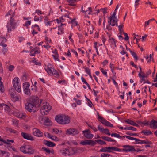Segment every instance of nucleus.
<instances>
[{
    "label": "nucleus",
    "instance_id": "obj_1",
    "mask_svg": "<svg viewBox=\"0 0 157 157\" xmlns=\"http://www.w3.org/2000/svg\"><path fill=\"white\" fill-rule=\"evenodd\" d=\"M15 13L14 10H9L5 15L6 16H8L9 15L11 16L10 19L7 23L6 25L8 33H10L12 30H14L16 27V23L15 22L14 18H13Z\"/></svg>",
    "mask_w": 157,
    "mask_h": 157
},
{
    "label": "nucleus",
    "instance_id": "obj_2",
    "mask_svg": "<svg viewBox=\"0 0 157 157\" xmlns=\"http://www.w3.org/2000/svg\"><path fill=\"white\" fill-rule=\"evenodd\" d=\"M55 120L59 123L62 124H68L70 122L68 116L58 115L56 116Z\"/></svg>",
    "mask_w": 157,
    "mask_h": 157
},
{
    "label": "nucleus",
    "instance_id": "obj_3",
    "mask_svg": "<svg viewBox=\"0 0 157 157\" xmlns=\"http://www.w3.org/2000/svg\"><path fill=\"white\" fill-rule=\"evenodd\" d=\"M20 150L24 154L33 155L34 154V150L29 145L24 144L20 147Z\"/></svg>",
    "mask_w": 157,
    "mask_h": 157
},
{
    "label": "nucleus",
    "instance_id": "obj_4",
    "mask_svg": "<svg viewBox=\"0 0 157 157\" xmlns=\"http://www.w3.org/2000/svg\"><path fill=\"white\" fill-rule=\"evenodd\" d=\"M42 106L40 110V113L42 115H47L49 111L52 109V106H50L48 103L45 102L42 104H41L40 106Z\"/></svg>",
    "mask_w": 157,
    "mask_h": 157
},
{
    "label": "nucleus",
    "instance_id": "obj_5",
    "mask_svg": "<svg viewBox=\"0 0 157 157\" xmlns=\"http://www.w3.org/2000/svg\"><path fill=\"white\" fill-rule=\"evenodd\" d=\"M28 101L30 102L35 107H38L41 106L42 101L41 100L40 102L39 99L36 96H33L28 99Z\"/></svg>",
    "mask_w": 157,
    "mask_h": 157
},
{
    "label": "nucleus",
    "instance_id": "obj_6",
    "mask_svg": "<svg viewBox=\"0 0 157 157\" xmlns=\"http://www.w3.org/2000/svg\"><path fill=\"white\" fill-rule=\"evenodd\" d=\"M46 71L48 74L50 75H54L56 78L59 77V75L57 71L52 68V66L51 64H49L48 65L47 68H45Z\"/></svg>",
    "mask_w": 157,
    "mask_h": 157
},
{
    "label": "nucleus",
    "instance_id": "obj_7",
    "mask_svg": "<svg viewBox=\"0 0 157 157\" xmlns=\"http://www.w3.org/2000/svg\"><path fill=\"white\" fill-rule=\"evenodd\" d=\"M19 79L17 77H15L13 80V84L15 90L19 93L21 92L20 84L19 83Z\"/></svg>",
    "mask_w": 157,
    "mask_h": 157
},
{
    "label": "nucleus",
    "instance_id": "obj_8",
    "mask_svg": "<svg viewBox=\"0 0 157 157\" xmlns=\"http://www.w3.org/2000/svg\"><path fill=\"white\" fill-rule=\"evenodd\" d=\"M123 148L121 149V152L127 153L129 152H134L136 150L134 146L129 145H123L122 146Z\"/></svg>",
    "mask_w": 157,
    "mask_h": 157
},
{
    "label": "nucleus",
    "instance_id": "obj_9",
    "mask_svg": "<svg viewBox=\"0 0 157 157\" xmlns=\"http://www.w3.org/2000/svg\"><path fill=\"white\" fill-rule=\"evenodd\" d=\"M98 121L101 122L102 124L105 125L109 127H113V125L111 124L110 122L107 121L103 117L100 116L99 115V113H98Z\"/></svg>",
    "mask_w": 157,
    "mask_h": 157
},
{
    "label": "nucleus",
    "instance_id": "obj_10",
    "mask_svg": "<svg viewBox=\"0 0 157 157\" xmlns=\"http://www.w3.org/2000/svg\"><path fill=\"white\" fill-rule=\"evenodd\" d=\"M23 85L25 93L27 95H30L31 92L29 89L30 84L28 82H25L23 83Z\"/></svg>",
    "mask_w": 157,
    "mask_h": 157
},
{
    "label": "nucleus",
    "instance_id": "obj_11",
    "mask_svg": "<svg viewBox=\"0 0 157 157\" xmlns=\"http://www.w3.org/2000/svg\"><path fill=\"white\" fill-rule=\"evenodd\" d=\"M9 94L13 101L15 102L19 100L18 96L16 94V92L13 89L9 90Z\"/></svg>",
    "mask_w": 157,
    "mask_h": 157
},
{
    "label": "nucleus",
    "instance_id": "obj_12",
    "mask_svg": "<svg viewBox=\"0 0 157 157\" xmlns=\"http://www.w3.org/2000/svg\"><path fill=\"white\" fill-rule=\"evenodd\" d=\"M66 133L68 135H71L72 136H75L78 134L79 133V132L75 129L70 128L67 130Z\"/></svg>",
    "mask_w": 157,
    "mask_h": 157
},
{
    "label": "nucleus",
    "instance_id": "obj_13",
    "mask_svg": "<svg viewBox=\"0 0 157 157\" xmlns=\"http://www.w3.org/2000/svg\"><path fill=\"white\" fill-rule=\"evenodd\" d=\"M80 144L83 145H89L93 146L96 144V143L94 141L91 140H86L81 141Z\"/></svg>",
    "mask_w": 157,
    "mask_h": 157
},
{
    "label": "nucleus",
    "instance_id": "obj_14",
    "mask_svg": "<svg viewBox=\"0 0 157 157\" xmlns=\"http://www.w3.org/2000/svg\"><path fill=\"white\" fill-rule=\"evenodd\" d=\"M82 132L84 136L87 139H90L93 137L94 135L91 134V132L88 129H86L83 131Z\"/></svg>",
    "mask_w": 157,
    "mask_h": 157
},
{
    "label": "nucleus",
    "instance_id": "obj_15",
    "mask_svg": "<svg viewBox=\"0 0 157 157\" xmlns=\"http://www.w3.org/2000/svg\"><path fill=\"white\" fill-rule=\"evenodd\" d=\"M21 136L25 139L33 141L34 140L33 137L30 134L25 132L21 133Z\"/></svg>",
    "mask_w": 157,
    "mask_h": 157
},
{
    "label": "nucleus",
    "instance_id": "obj_16",
    "mask_svg": "<svg viewBox=\"0 0 157 157\" xmlns=\"http://www.w3.org/2000/svg\"><path fill=\"white\" fill-rule=\"evenodd\" d=\"M25 109L29 112H32L33 108L34 107L28 101L26 103H25Z\"/></svg>",
    "mask_w": 157,
    "mask_h": 157
},
{
    "label": "nucleus",
    "instance_id": "obj_17",
    "mask_svg": "<svg viewBox=\"0 0 157 157\" xmlns=\"http://www.w3.org/2000/svg\"><path fill=\"white\" fill-rule=\"evenodd\" d=\"M68 155H74L76 151V149L75 148L68 147L67 148Z\"/></svg>",
    "mask_w": 157,
    "mask_h": 157
},
{
    "label": "nucleus",
    "instance_id": "obj_18",
    "mask_svg": "<svg viewBox=\"0 0 157 157\" xmlns=\"http://www.w3.org/2000/svg\"><path fill=\"white\" fill-rule=\"evenodd\" d=\"M33 133L34 135L38 137H41L43 135V133L38 129H35Z\"/></svg>",
    "mask_w": 157,
    "mask_h": 157
},
{
    "label": "nucleus",
    "instance_id": "obj_19",
    "mask_svg": "<svg viewBox=\"0 0 157 157\" xmlns=\"http://www.w3.org/2000/svg\"><path fill=\"white\" fill-rule=\"evenodd\" d=\"M127 139L131 140H134L136 142H137L136 143V144H143V140H140L137 138H135L132 137H127Z\"/></svg>",
    "mask_w": 157,
    "mask_h": 157
},
{
    "label": "nucleus",
    "instance_id": "obj_20",
    "mask_svg": "<svg viewBox=\"0 0 157 157\" xmlns=\"http://www.w3.org/2000/svg\"><path fill=\"white\" fill-rule=\"evenodd\" d=\"M150 125L151 128L153 129L157 128V121L152 119L150 122Z\"/></svg>",
    "mask_w": 157,
    "mask_h": 157
},
{
    "label": "nucleus",
    "instance_id": "obj_21",
    "mask_svg": "<svg viewBox=\"0 0 157 157\" xmlns=\"http://www.w3.org/2000/svg\"><path fill=\"white\" fill-rule=\"evenodd\" d=\"M44 144L47 146L51 147H54L56 145L55 143L48 140H45Z\"/></svg>",
    "mask_w": 157,
    "mask_h": 157
},
{
    "label": "nucleus",
    "instance_id": "obj_22",
    "mask_svg": "<svg viewBox=\"0 0 157 157\" xmlns=\"http://www.w3.org/2000/svg\"><path fill=\"white\" fill-rule=\"evenodd\" d=\"M99 151L101 152H107V153H110L112 152L114 153V152L110 151L109 150V147H105L102 148L101 149H100Z\"/></svg>",
    "mask_w": 157,
    "mask_h": 157
},
{
    "label": "nucleus",
    "instance_id": "obj_23",
    "mask_svg": "<svg viewBox=\"0 0 157 157\" xmlns=\"http://www.w3.org/2000/svg\"><path fill=\"white\" fill-rule=\"evenodd\" d=\"M117 19H115V18H113V19L111 20V21L110 23H108L110 24V25H111L112 26L116 25V26H118L117 23Z\"/></svg>",
    "mask_w": 157,
    "mask_h": 157
},
{
    "label": "nucleus",
    "instance_id": "obj_24",
    "mask_svg": "<svg viewBox=\"0 0 157 157\" xmlns=\"http://www.w3.org/2000/svg\"><path fill=\"white\" fill-rule=\"evenodd\" d=\"M52 124L51 121L47 117H45L44 119V124L47 126H50Z\"/></svg>",
    "mask_w": 157,
    "mask_h": 157
},
{
    "label": "nucleus",
    "instance_id": "obj_25",
    "mask_svg": "<svg viewBox=\"0 0 157 157\" xmlns=\"http://www.w3.org/2000/svg\"><path fill=\"white\" fill-rule=\"evenodd\" d=\"M101 138L103 140L108 142H116V141L115 140L113 139L108 137L103 136L101 137Z\"/></svg>",
    "mask_w": 157,
    "mask_h": 157
},
{
    "label": "nucleus",
    "instance_id": "obj_26",
    "mask_svg": "<svg viewBox=\"0 0 157 157\" xmlns=\"http://www.w3.org/2000/svg\"><path fill=\"white\" fill-rule=\"evenodd\" d=\"M60 152L63 155L67 156L68 155L67 148H63L60 150Z\"/></svg>",
    "mask_w": 157,
    "mask_h": 157
},
{
    "label": "nucleus",
    "instance_id": "obj_27",
    "mask_svg": "<svg viewBox=\"0 0 157 157\" xmlns=\"http://www.w3.org/2000/svg\"><path fill=\"white\" fill-rule=\"evenodd\" d=\"M141 74H144L143 72L140 71L138 74V76L140 78H141V80H140V82L141 83H142L143 81H144V82L145 81V79H144V78L146 77V76H145L143 75H142Z\"/></svg>",
    "mask_w": 157,
    "mask_h": 157
},
{
    "label": "nucleus",
    "instance_id": "obj_28",
    "mask_svg": "<svg viewBox=\"0 0 157 157\" xmlns=\"http://www.w3.org/2000/svg\"><path fill=\"white\" fill-rule=\"evenodd\" d=\"M42 149L48 154H50L51 153L52 154L54 153V151L53 150L50 151L48 148H46L44 147H43Z\"/></svg>",
    "mask_w": 157,
    "mask_h": 157
},
{
    "label": "nucleus",
    "instance_id": "obj_29",
    "mask_svg": "<svg viewBox=\"0 0 157 157\" xmlns=\"http://www.w3.org/2000/svg\"><path fill=\"white\" fill-rule=\"evenodd\" d=\"M109 150L110 151H116L121 152V149L115 147H109Z\"/></svg>",
    "mask_w": 157,
    "mask_h": 157
},
{
    "label": "nucleus",
    "instance_id": "obj_30",
    "mask_svg": "<svg viewBox=\"0 0 157 157\" xmlns=\"http://www.w3.org/2000/svg\"><path fill=\"white\" fill-rule=\"evenodd\" d=\"M126 127L124 128V130H132L133 131H135L137 130L136 128L132 126H128L127 125H125Z\"/></svg>",
    "mask_w": 157,
    "mask_h": 157
},
{
    "label": "nucleus",
    "instance_id": "obj_31",
    "mask_svg": "<svg viewBox=\"0 0 157 157\" xmlns=\"http://www.w3.org/2000/svg\"><path fill=\"white\" fill-rule=\"evenodd\" d=\"M67 2H68L69 4V5L71 6H75L76 4L75 3L76 2V0H67Z\"/></svg>",
    "mask_w": 157,
    "mask_h": 157
},
{
    "label": "nucleus",
    "instance_id": "obj_32",
    "mask_svg": "<svg viewBox=\"0 0 157 157\" xmlns=\"http://www.w3.org/2000/svg\"><path fill=\"white\" fill-rule=\"evenodd\" d=\"M141 133H143L145 135H148L152 134V133L150 130H143L141 132Z\"/></svg>",
    "mask_w": 157,
    "mask_h": 157
},
{
    "label": "nucleus",
    "instance_id": "obj_33",
    "mask_svg": "<svg viewBox=\"0 0 157 157\" xmlns=\"http://www.w3.org/2000/svg\"><path fill=\"white\" fill-rule=\"evenodd\" d=\"M116 13V10H114V12H113V14L111 15V16L109 17V18L110 19V20L108 21V23H110L111 21V20L113 19V18H115L116 19V17H115Z\"/></svg>",
    "mask_w": 157,
    "mask_h": 157
},
{
    "label": "nucleus",
    "instance_id": "obj_34",
    "mask_svg": "<svg viewBox=\"0 0 157 157\" xmlns=\"http://www.w3.org/2000/svg\"><path fill=\"white\" fill-rule=\"evenodd\" d=\"M6 130L10 133H13L16 134H17L18 133V132L16 130L10 128H7L6 129Z\"/></svg>",
    "mask_w": 157,
    "mask_h": 157
},
{
    "label": "nucleus",
    "instance_id": "obj_35",
    "mask_svg": "<svg viewBox=\"0 0 157 157\" xmlns=\"http://www.w3.org/2000/svg\"><path fill=\"white\" fill-rule=\"evenodd\" d=\"M136 122L138 124L141 125L142 127H143L144 125H148L149 124V123L148 122L144 123V122H142L140 121H137Z\"/></svg>",
    "mask_w": 157,
    "mask_h": 157
},
{
    "label": "nucleus",
    "instance_id": "obj_36",
    "mask_svg": "<svg viewBox=\"0 0 157 157\" xmlns=\"http://www.w3.org/2000/svg\"><path fill=\"white\" fill-rule=\"evenodd\" d=\"M130 52L133 57L134 58L136 61H137L138 60V58L135 52L132 51L131 50H130Z\"/></svg>",
    "mask_w": 157,
    "mask_h": 157
},
{
    "label": "nucleus",
    "instance_id": "obj_37",
    "mask_svg": "<svg viewBox=\"0 0 157 157\" xmlns=\"http://www.w3.org/2000/svg\"><path fill=\"white\" fill-rule=\"evenodd\" d=\"M124 121L125 122L127 123L128 124H130L132 126L133 125V124L135 123V122L129 119L124 120Z\"/></svg>",
    "mask_w": 157,
    "mask_h": 157
},
{
    "label": "nucleus",
    "instance_id": "obj_38",
    "mask_svg": "<svg viewBox=\"0 0 157 157\" xmlns=\"http://www.w3.org/2000/svg\"><path fill=\"white\" fill-rule=\"evenodd\" d=\"M98 130L101 132L103 133L105 130V129H104V128L102 127V125H98Z\"/></svg>",
    "mask_w": 157,
    "mask_h": 157
},
{
    "label": "nucleus",
    "instance_id": "obj_39",
    "mask_svg": "<svg viewBox=\"0 0 157 157\" xmlns=\"http://www.w3.org/2000/svg\"><path fill=\"white\" fill-rule=\"evenodd\" d=\"M94 141L95 142H97L98 143H99V144H100L101 145L105 144L106 143V142H105L104 141H103V140H101L100 139L97 140H95Z\"/></svg>",
    "mask_w": 157,
    "mask_h": 157
},
{
    "label": "nucleus",
    "instance_id": "obj_40",
    "mask_svg": "<svg viewBox=\"0 0 157 157\" xmlns=\"http://www.w3.org/2000/svg\"><path fill=\"white\" fill-rule=\"evenodd\" d=\"M50 138L52 140L54 141H57L58 140V138L57 137L55 136H53L52 135H51Z\"/></svg>",
    "mask_w": 157,
    "mask_h": 157
},
{
    "label": "nucleus",
    "instance_id": "obj_41",
    "mask_svg": "<svg viewBox=\"0 0 157 157\" xmlns=\"http://www.w3.org/2000/svg\"><path fill=\"white\" fill-rule=\"evenodd\" d=\"M126 134L127 135L131 136H138L139 135V134L138 133H132L129 132H127L126 133Z\"/></svg>",
    "mask_w": 157,
    "mask_h": 157
},
{
    "label": "nucleus",
    "instance_id": "obj_42",
    "mask_svg": "<svg viewBox=\"0 0 157 157\" xmlns=\"http://www.w3.org/2000/svg\"><path fill=\"white\" fill-rule=\"evenodd\" d=\"M88 126L91 128L93 130H94V132H96L97 131V129L96 128V127H95L93 125H91L89 124H87Z\"/></svg>",
    "mask_w": 157,
    "mask_h": 157
},
{
    "label": "nucleus",
    "instance_id": "obj_43",
    "mask_svg": "<svg viewBox=\"0 0 157 157\" xmlns=\"http://www.w3.org/2000/svg\"><path fill=\"white\" fill-rule=\"evenodd\" d=\"M0 90L2 93L4 91L2 82H0Z\"/></svg>",
    "mask_w": 157,
    "mask_h": 157
},
{
    "label": "nucleus",
    "instance_id": "obj_44",
    "mask_svg": "<svg viewBox=\"0 0 157 157\" xmlns=\"http://www.w3.org/2000/svg\"><path fill=\"white\" fill-rule=\"evenodd\" d=\"M71 22L74 26H77L78 25V22L75 21V19L72 20Z\"/></svg>",
    "mask_w": 157,
    "mask_h": 157
},
{
    "label": "nucleus",
    "instance_id": "obj_45",
    "mask_svg": "<svg viewBox=\"0 0 157 157\" xmlns=\"http://www.w3.org/2000/svg\"><path fill=\"white\" fill-rule=\"evenodd\" d=\"M122 32L123 33L124 35L125 36L124 38L125 40H129V38L128 34L127 33L124 32L123 31H122Z\"/></svg>",
    "mask_w": 157,
    "mask_h": 157
},
{
    "label": "nucleus",
    "instance_id": "obj_46",
    "mask_svg": "<svg viewBox=\"0 0 157 157\" xmlns=\"http://www.w3.org/2000/svg\"><path fill=\"white\" fill-rule=\"evenodd\" d=\"M5 153H6L7 155L9 154V153L8 152H6L5 151L0 150V156H3V155Z\"/></svg>",
    "mask_w": 157,
    "mask_h": 157
},
{
    "label": "nucleus",
    "instance_id": "obj_47",
    "mask_svg": "<svg viewBox=\"0 0 157 157\" xmlns=\"http://www.w3.org/2000/svg\"><path fill=\"white\" fill-rule=\"evenodd\" d=\"M127 137H130V136H121L119 134H118L117 138H119L120 139H122V140H124L125 137H126L127 138Z\"/></svg>",
    "mask_w": 157,
    "mask_h": 157
},
{
    "label": "nucleus",
    "instance_id": "obj_48",
    "mask_svg": "<svg viewBox=\"0 0 157 157\" xmlns=\"http://www.w3.org/2000/svg\"><path fill=\"white\" fill-rule=\"evenodd\" d=\"M31 23V21H26L25 23L23 24V25L24 26H25L26 27H28L29 25H30Z\"/></svg>",
    "mask_w": 157,
    "mask_h": 157
},
{
    "label": "nucleus",
    "instance_id": "obj_49",
    "mask_svg": "<svg viewBox=\"0 0 157 157\" xmlns=\"http://www.w3.org/2000/svg\"><path fill=\"white\" fill-rule=\"evenodd\" d=\"M111 155L108 154L102 153L101 155V157H109Z\"/></svg>",
    "mask_w": 157,
    "mask_h": 157
},
{
    "label": "nucleus",
    "instance_id": "obj_50",
    "mask_svg": "<svg viewBox=\"0 0 157 157\" xmlns=\"http://www.w3.org/2000/svg\"><path fill=\"white\" fill-rule=\"evenodd\" d=\"M32 62L35 63V64L36 65H40L41 63L40 62H37L36 60L34 59L32 60Z\"/></svg>",
    "mask_w": 157,
    "mask_h": 157
},
{
    "label": "nucleus",
    "instance_id": "obj_51",
    "mask_svg": "<svg viewBox=\"0 0 157 157\" xmlns=\"http://www.w3.org/2000/svg\"><path fill=\"white\" fill-rule=\"evenodd\" d=\"M52 56L55 60H56L58 61H59V59L58 58V54L57 53L55 54V55H52Z\"/></svg>",
    "mask_w": 157,
    "mask_h": 157
},
{
    "label": "nucleus",
    "instance_id": "obj_52",
    "mask_svg": "<svg viewBox=\"0 0 157 157\" xmlns=\"http://www.w3.org/2000/svg\"><path fill=\"white\" fill-rule=\"evenodd\" d=\"M143 144H152V143L151 141H150L149 140H143Z\"/></svg>",
    "mask_w": 157,
    "mask_h": 157
},
{
    "label": "nucleus",
    "instance_id": "obj_53",
    "mask_svg": "<svg viewBox=\"0 0 157 157\" xmlns=\"http://www.w3.org/2000/svg\"><path fill=\"white\" fill-rule=\"evenodd\" d=\"M103 133H104L108 136H110L111 135L110 133L109 132V130L108 129H105Z\"/></svg>",
    "mask_w": 157,
    "mask_h": 157
},
{
    "label": "nucleus",
    "instance_id": "obj_54",
    "mask_svg": "<svg viewBox=\"0 0 157 157\" xmlns=\"http://www.w3.org/2000/svg\"><path fill=\"white\" fill-rule=\"evenodd\" d=\"M100 70L104 75L106 76H107V72L104 70L103 68H101Z\"/></svg>",
    "mask_w": 157,
    "mask_h": 157
},
{
    "label": "nucleus",
    "instance_id": "obj_55",
    "mask_svg": "<svg viewBox=\"0 0 157 157\" xmlns=\"http://www.w3.org/2000/svg\"><path fill=\"white\" fill-rule=\"evenodd\" d=\"M14 67L13 65H11L10 66L8 67V69L9 71H12L14 69Z\"/></svg>",
    "mask_w": 157,
    "mask_h": 157
},
{
    "label": "nucleus",
    "instance_id": "obj_56",
    "mask_svg": "<svg viewBox=\"0 0 157 157\" xmlns=\"http://www.w3.org/2000/svg\"><path fill=\"white\" fill-rule=\"evenodd\" d=\"M86 72L88 74H89L91 73L90 70L89 68L88 67L84 68Z\"/></svg>",
    "mask_w": 157,
    "mask_h": 157
},
{
    "label": "nucleus",
    "instance_id": "obj_57",
    "mask_svg": "<svg viewBox=\"0 0 157 157\" xmlns=\"http://www.w3.org/2000/svg\"><path fill=\"white\" fill-rule=\"evenodd\" d=\"M64 29L61 27V26H59V30L60 31L61 33H64L63 30Z\"/></svg>",
    "mask_w": 157,
    "mask_h": 157
},
{
    "label": "nucleus",
    "instance_id": "obj_58",
    "mask_svg": "<svg viewBox=\"0 0 157 157\" xmlns=\"http://www.w3.org/2000/svg\"><path fill=\"white\" fill-rule=\"evenodd\" d=\"M87 102L88 103V105L90 107H92V103L91 101L89 99H87Z\"/></svg>",
    "mask_w": 157,
    "mask_h": 157
},
{
    "label": "nucleus",
    "instance_id": "obj_59",
    "mask_svg": "<svg viewBox=\"0 0 157 157\" xmlns=\"http://www.w3.org/2000/svg\"><path fill=\"white\" fill-rule=\"evenodd\" d=\"M8 150L10 151H11L12 150L13 151H15V148L14 147H13L12 146H8Z\"/></svg>",
    "mask_w": 157,
    "mask_h": 157
},
{
    "label": "nucleus",
    "instance_id": "obj_60",
    "mask_svg": "<svg viewBox=\"0 0 157 157\" xmlns=\"http://www.w3.org/2000/svg\"><path fill=\"white\" fill-rule=\"evenodd\" d=\"M81 80H82V82L84 84H87L88 83L86 81V79H85V78L84 77H83L82 76L81 77Z\"/></svg>",
    "mask_w": 157,
    "mask_h": 157
},
{
    "label": "nucleus",
    "instance_id": "obj_61",
    "mask_svg": "<svg viewBox=\"0 0 157 157\" xmlns=\"http://www.w3.org/2000/svg\"><path fill=\"white\" fill-rule=\"evenodd\" d=\"M8 49L7 48H3L2 49V51L4 54H5L8 51Z\"/></svg>",
    "mask_w": 157,
    "mask_h": 157
},
{
    "label": "nucleus",
    "instance_id": "obj_62",
    "mask_svg": "<svg viewBox=\"0 0 157 157\" xmlns=\"http://www.w3.org/2000/svg\"><path fill=\"white\" fill-rule=\"evenodd\" d=\"M45 40L47 42V44L50 43L51 42V40L47 36L45 37Z\"/></svg>",
    "mask_w": 157,
    "mask_h": 157
},
{
    "label": "nucleus",
    "instance_id": "obj_63",
    "mask_svg": "<svg viewBox=\"0 0 157 157\" xmlns=\"http://www.w3.org/2000/svg\"><path fill=\"white\" fill-rule=\"evenodd\" d=\"M53 132L56 134H58L59 132V131L56 128H54L53 129Z\"/></svg>",
    "mask_w": 157,
    "mask_h": 157
},
{
    "label": "nucleus",
    "instance_id": "obj_64",
    "mask_svg": "<svg viewBox=\"0 0 157 157\" xmlns=\"http://www.w3.org/2000/svg\"><path fill=\"white\" fill-rule=\"evenodd\" d=\"M51 135L48 132H46L44 133V136L46 137H47L48 138H50V136H51Z\"/></svg>",
    "mask_w": 157,
    "mask_h": 157
}]
</instances>
